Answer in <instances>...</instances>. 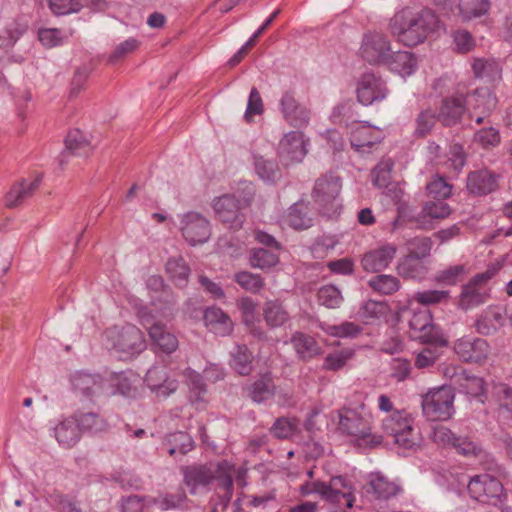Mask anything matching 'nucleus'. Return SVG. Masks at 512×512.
Here are the masks:
<instances>
[{
	"mask_svg": "<svg viewBox=\"0 0 512 512\" xmlns=\"http://www.w3.org/2000/svg\"><path fill=\"white\" fill-rule=\"evenodd\" d=\"M441 22L431 10L420 12L404 8L396 12L389 20L388 30L399 43L413 47L423 43L427 36L439 30Z\"/></svg>",
	"mask_w": 512,
	"mask_h": 512,
	"instance_id": "nucleus-1",
	"label": "nucleus"
},
{
	"mask_svg": "<svg viewBox=\"0 0 512 512\" xmlns=\"http://www.w3.org/2000/svg\"><path fill=\"white\" fill-rule=\"evenodd\" d=\"M230 472H234V464L227 460L194 464L182 468L184 483L192 495H196L200 489L207 487L214 480L219 483L222 477L227 476Z\"/></svg>",
	"mask_w": 512,
	"mask_h": 512,
	"instance_id": "nucleus-2",
	"label": "nucleus"
},
{
	"mask_svg": "<svg viewBox=\"0 0 512 512\" xmlns=\"http://www.w3.org/2000/svg\"><path fill=\"white\" fill-rule=\"evenodd\" d=\"M370 413L354 409H345L339 412L338 426L341 432L355 437L359 445L376 446L381 443L382 437L371 432Z\"/></svg>",
	"mask_w": 512,
	"mask_h": 512,
	"instance_id": "nucleus-3",
	"label": "nucleus"
},
{
	"mask_svg": "<svg viewBox=\"0 0 512 512\" xmlns=\"http://www.w3.org/2000/svg\"><path fill=\"white\" fill-rule=\"evenodd\" d=\"M382 429L394 442L405 449L419 445L420 435L414 427V419L405 410H395L382 420Z\"/></svg>",
	"mask_w": 512,
	"mask_h": 512,
	"instance_id": "nucleus-4",
	"label": "nucleus"
},
{
	"mask_svg": "<svg viewBox=\"0 0 512 512\" xmlns=\"http://www.w3.org/2000/svg\"><path fill=\"white\" fill-rule=\"evenodd\" d=\"M105 335L111 348L126 356L138 355L146 348L143 333L132 324L110 328Z\"/></svg>",
	"mask_w": 512,
	"mask_h": 512,
	"instance_id": "nucleus-5",
	"label": "nucleus"
},
{
	"mask_svg": "<svg viewBox=\"0 0 512 512\" xmlns=\"http://www.w3.org/2000/svg\"><path fill=\"white\" fill-rule=\"evenodd\" d=\"M455 394L451 387L442 386L429 391L422 400V410L430 421H445L454 413Z\"/></svg>",
	"mask_w": 512,
	"mask_h": 512,
	"instance_id": "nucleus-6",
	"label": "nucleus"
},
{
	"mask_svg": "<svg viewBox=\"0 0 512 512\" xmlns=\"http://www.w3.org/2000/svg\"><path fill=\"white\" fill-rule=\"evenodd\" d=\"M341 191L340 178L332 173L317 179L312 197L321 213L332 215L338 209V196Z\"/></svg>",
	"mask_w": 512,
	"mask_h": 512,
	"instance_id": "nucleus-7",
	"label": "nucleus"
},
{
	"mask_svg": "<svg viewBox=\"0 0 512 512\" xmlns=\"http://www.w3.org/2000/svg\"><path fill=\"white\" fill-rule=\"evenodd\" d=\"M136 314L140 323L148 329L149 336L161 351L170 354L178 348V339L165 325L154 322L151 310L146 306L136 308Z\"/></svg>",
	"mask_w": 512,
	"mask_h": 512,
	"instance_id": "nucleus-8",
	"label": "nucleus"
},
{
	"mask_svg": "<svg viewBox=\"0 0 512 512\" xmlns=\"http://www.w3.org/2000/svg\"><path fill=\"white\" fill-rule=\"evenodd\" d=\"M467 489L473 499L495 506L501 503L505 497L502 483L488 473L472 477Z\"/></svg>",
	"mask_w": 512,
	"mask_h": 512,
	"instance_id": "nucleus-9",
	"label": "nucleus"
},
{
	"mask_svg": "<svg viewBox=\"0 0 512 512\" xmlns=\"http://www.w3.org/2000/svg\"><path fill=\"white\" fill-rule=\"evenodd\" d=\"M392 50L388 36L379 31H368L363 35L360 56L370 64H384Z\"/></svg>",
	"mask_w": 512,
	"mask_h": 512,
	"instance_id": "nucleus-10",
	"label": "nucleus"
},
{
	"mask_svg": "<svg viewBox=\"0 0 512 512\" xmlns=\"http://www.w3.org/2000/svg\"><path fill=\"white\" fill-rule=\"evenodd\" d=\"M180 230L184 239L192 246L207 242L211 236L209 220L195 211L187 212L181 216Z\"/></svg>",
	"mask_w": 512,
	"mask_h": 512,
	"instance_id": "nucleus-11",
	"label": "nucleus"
},
{
	"mask_svg": "<svg viewBox=\"0 0 512 512\" xmlns=\"http://www.w3.org/2000/svg\"><path fill=\"white\" fill-rule=\"evenodd\" d=\"M453 349L457 356L467 363L482 364L491 354V347L485 339L471 336L457 339Z\"/></svg>",
	"mask_w": 512,
	"mask_h": 512,
	"instance_id": "nucleus-12",
	"label": "nucleus"
},
{
	"mask_svg": "<svg viewBox=\"0 0 512 512\" xmlns=\"http://www.w3.org/2000/svg\"><path fill=\"white\" fill-rule=\"evenodd\" d=\"M212 208L218 219L230 229H240L244 222V215L241 213L240 202L234 195L224 194L212 201Z\"/></svg>",
	"mask_w": 512,
	"mask_h": 512,
	"instance_id": "nucleus-13",
	"label": "nucleus"
},
{
	"mask_svg": "<svg viewBox=\"0 0 512 512\" xmlns=\"http://www.w3.org/2000/svg\"><path fill=\"white\" fill-rule=\"evenodd\" d=\"M356 94L358 102L368 106L385 99L388 89L380 76L373 73H365L358 81Z\"/></svg>",
	"mask_w": 512,
	"mask_h": 512,
	"instance_id": "nucleus-14",
	"label": "nucleus"
},
{
	"mask_svg": "<svg viewBox=\"0 0 512 512\" xmlns=\"http://www.w3.org/2000/svg\"><path fill=\"white\" fill-rule=\"evenodd\" d=\"M491 279V273H479L462 287L460 295V307L468 310L485 303L488 293L486 283Z\"/></svg>",
	"mask_w": 512,
	"mask_h": 512,
	"instance_id": "nucleus-15",
	"label": "nucleus"
},
{
	"mask_svg": "<svg viewBox=\"0 0 512 512\" xmlns=\"http://www.w3.org/2000/svg\"><path fill=\"white\" fill-rule=\"evenodd\" d=\"M306 145L302 132L291 131L285 134L279 142V157L286 165L301 162L307 154Z\"/></svg>",
	"mask_w": 512,
	"mask_h": 512,
	"instance_id": "nucleus-16",
	"label": "nucleus"
},
{
	"mask_svg": "<svg viewBox=\"0 0 512 512\" xmlns=\"http://www.w3.org/2000/svg\"><path fill=\"white\" fill-rule=\"evenodd\" d=\"M398 248L394 243H385L366 252L361 266L366 272H381L388 268L396 257Z\"/></svg>",
	"mask_w": 512,
	"mask_h": 512,
	"instance_id": "nucleus-17",
	"label": "nucleus"
},
{
	"mask_svg": "<svg viewBox=\"0 0 512 512\" xmlns=\"http://www.w3.org/2000/svg\"><path fill=\"white\" fill-rule=\"evenodd\" d=\"M280 110L284 119L294 127H303L310 121L311 112L300 103L294 92H285L280 99Z\"/></svg>",
	"mask_w": 512,
	"mask_h": 512,
	"instance_id": "nucleus-18",
	"label": "nucleus"
},
{
	"mask_svg": "<svg viewBox=\"0 0 512 512\" xmlns=\"http://www.w3.org/2000/svg\"><path fill=\"white\" fill-rule=\"evenodd\" d=\"M383 137V132L377 127L358 123L350 132V143L356 151L365 153L374 145L379 144Z\"/></svg>",
	"mask_w": 512,
	"mask_h": 512,
	"instance_id": "nucleus-19",
	"label": "nucleus"
},
{
	"mask_svg": "<svg viewBox=\"0 0 512 512\" xmlns=\"http://www.w3.org/2000/svg\"><path fill=\"white\" fill-rule=\"evenodd\" d=\"M365 490L367 494L372 495L375 499L388 500L396 496L401 488L382 473L374 472L368 475Z\"/></svg>",
	"mask_w": 512,
	"mask_h": 512,
	"instance_id": "nucleus-20",
	"label": "nucleus"
},
{
	"mask_svg": "<svg viewBox=\"0 0 512 512\" xmlns=\"http://www.w3.org/2000/svg\"><path fill=\"white\" fill-rule=\"evenodd\" d=\"M145 382L153 392L162 397L169 396L178 388V382L168 377L163 366L151 367L146 373Z\"/></svg>",
	"mask_w": 512,
	"mask_h": 512,
	"instance_id": "nucleus-21",
	"label": "nucleus"
},
{
	"mask_svg": "<svg viewBox=\"0 0 512 512\" xmlns=\"http://www.w3.org/2000/svg\"><path fill=\"white\" fill-rule=\"evenodd\" d=\"M464 92L457 90L442 101L438 118L446 126L458 123L465 111Z\"/></svg>",
	"mask_w": 512,
	"mask_h": 512,
	"instance_id": "nucleus-22",
	"label": "nucleus"
},
{
	"mask_svg": "<svg viewBox=\"0 0 512 512\" xmlns=\"http://www.w3.org/2000/svg\"><path fill=\"white\" fill-rule=\"evenodd\" d=\"M74 389L88 399L104 393V379L98 374L78 372L72 378Z\"/></svg>",
	"mask_w": 512,
	"mask_h": 512,
	"instance_id": "nucleus-23",
	"label": "nucleus"
},
{
	"mask_svg": "<svg viewBox=\"0 0 512 512\" xmlns=\"http://www.w3.org/2000/svg\"><path fill=\"white\" fill-rule=\"evenodd\" d=\"M465 110L490 114L497 105V98L488 88H479L472 93H464Z\"/></svg>",
	"mask_w": 512,
	"mask_h": 512,
	"instance_id": "nucleus-24",
	"label": "nucleus"
},
{
	"mask_svg": "<svg viewBox=\"0 0 512 512\" xmlns=\"http://www.w3.org/2000/svg\"><path fill=\"white\" fill-rule=\"evenodd\" d=\"M325 492L326 501L340 504L343 499L345 500L346 507H353L355 499L351 493V486L344 477H332L329 483H325Z\"/></svg>",
	"mask_w": 512,
	"mask_h": 512,
	"instance_id": "nucleus-25",
	"label": "nucleus"
},
{
	"mask_svg": "<svg viewBox=\"0 0 512 512\" xmlns=\"http://www.w3.org/2000/svg\"><path fill=\"white\" fill-rule=\"evenodd\" d=\"M498 175L481 169L470 172L467 177V189L475 195H485L496 190Z\"/></svg>",
	"mask_w": 512,
	"mask_h": 512,
	"instance_id": "nucleus-26",
	"label": "nucleus"
},
{
	"mask_svg": "<svg viewBox=\"0 0 512 512\" xmlns=\"http://www.w3.org/2000/svg\"><path fill=\"white\" fill-rule=\"evenodd\" d=\"M204 322L212 333L219 336L229 335L233 329L229 316L217 307H209L205 310Z\"/></svg>",
	"mask_w": 512,
	"mask_h": 512,
	"instance_id": "nucleus-27",
	"label": "nucleus"
},
{
	"mask_svg": "<svg viewBox=\"0 0 512 512\" xmlns=\"http://www.w3.org/2000/svg\"><path fill=\"white\" fill-rule=\"evenodd\" d=\"M275 391L276 386L270 373L262 374L247 387L249 398L258 404L270 400L274 396Z\"/></svg>",
	"mask_w": 512,
	"mask_h": 512,
	"instance_id": "nucleus-28",
	"label": "nucleus"
},
{
	"mask_svg": "<svg viewBox=\"0 0 512 512\" xmlns=\"http://www.w3.org/2000/svg\"><path fill=\"white\" fill-rule=\"evenodd\" d=\"M291 343L301 360L308 361L322 353L318 342L310 335L296 332L291 338Z\"/></svg>",
	"mask_w": 512,
	"mask_h": 512,
	"instance_id": "nucleus-29",
	"label": "nucleus"
},
{
	"mask_svg": "<svg viewBox=\"0 0 512 512\" xmlns=\"http://www.w3.org/2000/svg\"><path fill=\"white\" fill-rule=\"evenodd\" d=\"M396 272L404 279L422 280L425 278L428 268L420 259L404 255L397 261Z\"/></svg>",
	"mask_w": 512,
	"mask_h": 512,
	"instance_id": "nucleus-30",
	"label": "nucleus"
},
{
	"mask_svg": "<svg viewBox=\"0 0 512 512\" xmlns=\"http://www.w3.org/2000/svg\"><path fill=\"white\" fill-rule=\"evenodd\" d=\"M392 71L399 73L402 76L411 75L416 69V59L413 54L408 51L391 50L388 61H385Z\"/></svg>",
	"mask_w": 512,
	"mask_h": 512,
	"instance_id": "nucleus-31",
	"label": "nucleus"
},
{
	"mask_svg": "<svg viewBox=\"0 0 512 512\" xmlns=\"http://www.w3.org/2000/svg\"><path fill=\"white\" fill-rule=\"evenodd\" d=\"M75 421L78 428L90 434L105 432L108 428L106 419L97 412H77Z\"/></svg>",
	"mask_w": 512,
	"mask_h": 512,
	"instance_id": "nucleus-32",
	"label": "nucleus"
},
{
	"mask_svg": "<svg viewBox=\"0 0 512 512\" xmlns=\"http://www.w3.org/2000/svg\"><path fill=\"white\" fill-rule=\"evenodd\" d=\"M40 183L41 176H37L30 182L24 180L13 186L6 196L7 206L12 208L22 204L25 199L29 198L36 191Z\"/></svg>",
	"mask_w": 512,
	"mask_h": 512,
	"instance_id": "nucleus-33",
	"label": "nucleus"
},
{
	"mask_svg": "<svg viewBox=\"0 0 512 512\" xmlns=\"http://www.w3.org/2000/svg\"><path fill=\"white\" fill-rule=\"evenodd\" d=\"M230 357V366L239 375L247 376L252 372L253 354L246 345H235Z\"/></svg>",
	"mask_w": 512,
	"mask_h": 512,
	"instance_id": "nucleus-34",
	"label": "nucleus"
},
{
	"mask_svg": "<svg viewBox=\"0 0 512 512\" xmlns=\"http://www.w3.org/2000/svg\"><path fill=\"white\" fill-rule=\"evenodd\" d=\"M313 218L309 214L308 204L299 201L289 208L286 216V222L289 226L297 230L308 229L313 226Z\"/></svg>",
	"mask_w": 512,
	"mask_h": 512,
	"instance_id": "nucleus-35",
	"label": "nucleus"
},
{
	"mask_svg": "<svg viewBox=\"0 0 512 512\" xmlns=\"http://www.w3.org/2000/svg\"><path fill=\"white\" fill-rule=\"evenodd\" d=\"M66 150L71 154L87 157L93 150V146L86 134L78 129L71 130L65 139Z\"/></svg>",
	"mask_w": 512,
	"mask_h": 512,
	"instance_id": "nucleus-36",
	"label": "nucleus"
},
{
	"mask_svg": "<svg viewBox=\"0 0 512 512\" xmlns=\"http://www.w3.org/2000/svg\"><path fill=\"white\" fill-rule=\"evenodd\" d=\"M81 431L74 420L66 419L54 429V435L60 445L65 448L74 446L80 439Z\"/></svg>",
	"mask_w": 512,
	"mask_h": 512,
	"instance_id": "nucleus-37",
	"label": "nucleus"
},
{
	"mask_svg": "<svg viewBox=\"0 0 512 512\" xmlns=\"http://www.w3.org/2000/svg\"><path fill=\"white\" fill-rule=\"evenodd\" d=\"M475 77L487 82H494L501 78V67L494 59L475 58L472 62Z\"/></svg>",
	"mask_w": 512,
	"mask_h": 512,
	"instance_id": "nucleus-38",
	"label": "nucleus"
},
{
	"mask_svg": "<svg viewBox=\"0 0 512 512\" xmlns=\"http://www.w3.org/2000/svg\"><path fill=\"white\" fill-rule=\"evenodd\" d=\"M163 445L167 447V452L171 456H174L176 453L185 455L194 448V441L189 434L178 431L167 435Z\"/></svg>",
	"mask_w": 512,
	"mask_h": 512,
	"instance_id": "nucleus-39",
	"label": "nucleus"
},
{
	"mask_svg": "<svg viewBox=\"0 0 512 512\" xmlns=\"http://www.w3.org/2000/svg\"><path fill=\"white\" fill-rule=\"evenodd\" d=\"M367 284L374 292L381 295H393L401 287L399 279L390 274L373 276L368 280Z\"/></svg>",
	"mask_w": 512,
	"mask_h": 512,
	"instance_id": "nucleus-40",
	"label": "nucleus"
},
{
	"mask_svg": "<svg viewBox=\"0 0 512 512\" xmlns=\"http://www.w3.org/2000/svg\"><path fill=\"white\" fill-rule=\"evenodd\" d=\"M263 316L267 325L271 328L280 327L289 319V314L286 309L280 302L274 300H269L264 303Z\"/></svg>",
	"mask_w": 512,
	"mask_h": 512,
	"instance_id": "nucleus-41",
	"label": "nucleus"
},
{
	"mask_svg": "<svg viewBox=\"0 0 512 512\" xmlns=\"http://www.w3.org/2000/svg\"><path fill=\"white\" fill-rule=\"evenodd\" d=\"M468 273V268L465 264H456L438 270L433 280L443 286H454L460 282Z\"/></svg>",
	"mask_w": 512,
	"mask_h": 512,
	"instance_id": "nucleus-42",
	"label": "nucleus"
},
{
	"mask_svg": "<svg viewBox=\"0 0 512 512\" xmlns=\"http://www.w3.org/2000/svg\"><path fill=\"white\" fill-rule=\"evenodd\" d=\"M317 326L327 335L337 338H355L362 332V327L354 322H343L339 325L319 322Z\"/></svg>",
	"mask_w": 512,
	"mask_h": 512,
	"instance_id": "nucleus-43",
	"label": "nucleus"
},
{
	"mask_svg": "<svg viewBox=\"0 0 512 512\" xmlns=\"http://www.w3.org/2000/svg\"><path fill=\"white\" fill-rule=\"evenodd\" d=\"M489 8L488 0H460L458 5L459 13L464 20L481 17L489 11Z\"/></svg>",
	"mask_w": 512,
	"mask_h": 512,
	"instance_id": "nucleus-44",
	"label": "nucleus"
},
{
	"mask_svg": "<svg viewBox=\"0 0 512 512\" xmlns=\"http://www.w3.org/2000/svg\"><path fill=\"white\" fill-rule=\"evenodd\" d=\"M166 272L172 281L183 287L186 285L190 269L183 258H170L166 263Z\"/></svg>",
	"mask_w": 512,
	"mask_h": 512,
	"instance_id": "nucleus-45",
	"label": "nucleus"
},
{
	"mask_svg": "<svg viewBox=\"0 0 512 512\" xmlns=\"http://www.w3.org/2000/svg\"><path fill=\"white\" fill-rule=\"evenodd\" d=\"M354 357V351L349 348L329 353L323 361L322 369L326 371H339Z\"/></svg>",
	"mask_w": 512,
	"mask_h": 512,
	"instance_id": "nucleus-46",
	"label": "nucleus"
},
{
	"mask_svg": "<svg viewBox=\"0 0 512 512\" xmlns=\"http://www.w3.org/2000/svg\"><path fill=\"white\" fill-rule=\"evenodd\" d=\"M276 251L269 248L254 249L250 256L251 266L262 270L275 266L279 262Z\"/></svg>",
	"mask_w": 512,
	"mask_h": 512,
	"instance_id": "nucleus-47",
	"label": "nucleus"
},
{
	"mask_svg": "<svg viewBox=\"0 0 512 512\" xmlns=\"http://www.w3.org/2000/svg\"><path fill=\"white\" fill-rule=\"evenodd\" d=\"M413 299L424 306L445 304L450 299V293L448 290L429 289L415 292Z\"/></svg>",
	"mask_w": 512,
	"mask_h": 512,
	"instance_id": "nucleus-48",
	"label": "nucleus"
},
{
	"mask_svg": "<svg viewBox=\"0 0 512 512\" xmlns=\"http://www.w3.org/2000/svg\"><path fill=\"white\" fill-rule=\"evenodd\" d=\"M406 245L409 250L407 255L422 260L430 256L433 242L429 237L417 236L409 239Z\"/></svg>",
	"mask_w": 512,
	"mask_h": 512,
	"instance_id": "nucleus-49",
	"label": "nucleus"
},
{
	"mask_svg": "<svg viewBox=\"0 0 512 512\" xmlns=\"http://www.w3.org/2000/svg\"><path fill=\"white\" fill-rule=\"evenodd\" d=\"M320 305L330 309L339 308L343 302V296L340 290L334 285H324L317 293Z\"/></svg>",
	"mask_w": 512,
	"mask_h": 512,
	"instance_id": "nucleus-50",
	"label": "nucleus"
},
{
	"mask_svg": "<svg viewBox=\"0 0 512 512\" xmlns=\"http://www.w3.org/2000/svg\"><path fill=\"white\" fill-rule=\"evenodd\" d=\"M452 447L465 457H482L485 454L479 443L466 436H457Z\"/></svg>",
	"mask_w": 512,
	"mask_h": 512,
	"instance_id": "nucleus-51",
	"label": "nucleus"
},
{
	"mask_svg": "<svg viewBox=\"0 0 512 512\" xmlns=\"http://www.w3.org/2000/svg\"><path fill=\"white\" fill-rule=\"evenodd\" d=\"M428 195L433 199H447L452 194L453 186L442 176H434L426 186Z\"/></svg>",
	"mask_w": 512,
	"mask_h": 512,
	"instance_id": "nucleus-52",
	"label": "nucleus"
},
{
	"mask_svg": "<svg viewBox=\"0 0 512 512\" xmlns=\"http://www.w3.org/2000/svg\"><path fill=\"white\" fill-rule=\"evenodd\" d=\"M297 431V420L285 417L278 418L271 427V433L279 439L291 438Z\"/></svg>",
	"mask_w": 512,
	"mask_h": 512,
	"instance_id": "nucleus-53",
	"label": "nucleus"
},
{
	"mask_svg": "<svg viewBox=\"0 0 512 512\" xmlns=\"http://www.w3.org/2000/svg\"><path fill=\"white\" fill-rule=\"evenodd\" d=\"M188 385L190 387V399L193 403L206 402V385L201 375L195 372H189Z\"/></svg>",
	"mask_w": 512,
	"mask_h": 512,
	"instance_id": "nucleus-54",
	"label": "nucleus"
},
{
	"mask_svg": "<svg viewBox=\"0 0 512 512\" xmlns=\"http://www.w3.org/2000/svg\"><path fill=\"white\" fill-rule=\"evenodd\" d=\"M436 123V115L431 109L422 110L415 119V135L424 137L429 134Z\"/></svg>",
	"mask_w": 512,
	"mask_h": 512,
	"instance_id": "nucleus-55",
	"label": "nucleus"
},
{
	"mask_svg": "<svg viewBox=\"0 0 512 512\" xmlns=\"http://www.w3.org/2000/svg\"><path fill=\"white\" fill-rule=\"evenodd\" d=\"M255 170L259 177L265 181H274L278 174V165L272 161L263 157L255 158Z\"/></svg>",
	"mask_w": 512,
	"mask_h": 512,
	"instance_id": "nucleus-56",
	"label": "nucleus"
},
{
	"mask_svg": "<svg viewBox=\"0 0 512 512\" xmlns=\"http://www.w3.org/2000/svg\"><path fill=\"white\" fill-rule=\"evenodd\" d=\"M235 281L245 290L252 293L258 292L264 285L260 275L252 274L247 271L239 272L235 275Z\"/></svg>",
	"mask_w": 512,
	"mask_h": 512,
	"instance_id": "nucleus-57",
	"label": "nucleus"
},
{
	"mask_svg": "<svg viewBox=\"0 0 512 512\" xmlns=\"http://www.w3.org/2000/svg\"><path fill=\"white\" fill-rule=\"evenodd\" d=\"M423 212L431 218L444 219L450 215L451 208L443 199H434L425 203Z\"/></svg>",
	"mask_w": 512,
	"mask_h": 512,
	"instance_id": "nucleus-58",
	"label": "nucleus"
},
{
	"mask_svg": "<svg viewBox=\"0 0 512 512\" xmlns=\"http://www.w3.org/2000/svg\"><path fill=\"white\" fill-rule=\"evenodd\" d=\"M232 474L233 472H230L227 476L222 477V480L218 483V486L225 491L223 495H218L217 502L215 503L217 509H219V507L221 508V512L226 511L233 496L234 484Z\"/></svg>",
	"mask_w": 512,
	"mask_h": 512,
	"instance_id": "nucleus-59",
	"label": "nucleus"
},
{
	"mask_svg": "<svg viewBox=\"0 0 512 512\" xmlns=\"http://www.w3.org/2000/svg\"><path fill=\"white\" fill-rule=\"evenodd\" d=\"M431 440L440 447H452L456 435L446 426L437 425L433 428L431 433Z\"/></svg>",
	"mask_w": 512,
	"mask_h": 512,
	"instance_id": "nucleus-60",
	"label": "nucleus"
},
{
	"mask_svg": "<svg viewBox=\"0 0 512 512\" xmlns=\"http://www.w3.org/2000/svg\"><path fill=\"white\" fill-rule=\"evenodd\" d=\"M440 351L436 347H424L415 358V366L418 369L429 368L433 366L440 358Z\"/></svg>",
	"mask_w": 512,
	"mask_h": 512,
	"instance_id": "nucleus-61",
	"label": "nucleus"
},
{
	"mask_svg": "<svg viewBox=\"0 0 512 512\" xmlns=\"http://www.w3.org/2000/svg\"><path fill=\"white\" fill-rule=\"evenodd\" d=\"M50 9L56 15H66L78 12L82 4L80 0H47Z\"/></svg>",
	"mask_w": 512,
	"mask_h": 512,
	"instance_id": "nucleus-62",
	"label": "nucleus"
},
{
	"mask_svg": "<svg viewBox=\"0 0 512 512\" xmlns=\"http://www.w3.org/2000/svg\"><path fill=\"white\" fill-rule=\"evenodd\" d=\"M453 43L458 53H468L475 47L473 36L466 30H457L453 33Z\"/></svg>",
	"mask_w": 512,
	"mask_h": 512,
	"instance_id": "nucleus-63",
	"label": "nucleus"
},
{
	"mask_svg": "<svg viewBox=\"0 0 512 512\" xmlns=\"http://www.w3.org/2000/svg\"><path fill=\"white\" fill-rule=\"evenodd\" d=\"M392 162L390 160L380 162L373 170L372 177L373 183L379 188L387 186L390 181V172L392 169Z\"/></svg>",
	"mask_w": 512,
	"mask_h": 512,
	"instance_id": "nucleus-64",
	"label": "nucleus"
}]
</instances>
